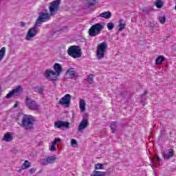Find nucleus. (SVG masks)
Here are the masks:
<instances>
[{"label":"nucleus","instance_id":"nucleus-3","mask_svg":"<svg viewBox=\"0 0 176 176\" xmlns=\"http://www.w3.org/2000/svg\"><path fill=\"white\" fill-rule=\"evenodd\" d=\"M35 122V118L31 115H23L21 120V126L25 130L32 129L34 123Z\"/></svg>","mask_w":176,"mask_h":176},{"label":"nucleus","instance_id":"nucleus-38","mask_svg":"<svg viewBox=\"0 0 176 176\" xmlns=\"http://www.w3.org/2000/svg\"><path fill=\"white\" fill-rule=\"evenodd\" d=\"M147 93H148V91H144V94H142V96H146V94H147Z\"/></svg>","mask_w":176,"mask_h":176},{"label":"nucleus","instance_id":"nucleus-1","mask_svg":"<svg viewBox=\"0 0 176 176\" xmlns=\"http://www.w3.org/2000/svg\"><path fill=\"white\" fill-rule=\"evenodd\" d=\"M61 3V0H55L50 3L49 6V12H41L40 13L38 19L36 21L34 27L30 28L28 34L26 35L25 39L26 41H30L31 38H34L35 35L38 34V30H36V27L39 25V24H42V23H46L50 20L51 16H56L57 14V12H58V9H60V4Z\"/></svg>","mask_w":176,"mask_h":176},{"label":"nucleus","instance_id":"nucleus-41","mask_svg":"<svg viewBox=\"0 0 176 176\" xmlns=\"http://www.w3.org/2000/svg\"><path fill=\"white\" fill-rule=\"evenodd\" d=\"M46 1V2H47V1H49V0H45Z\"/></svg>","mask_w":176,"mask_h":176},{"label":"nucleus","instance_id":"nucleus-17","mask_svg":"<svg viewBox=\"0 0 176 176\" xmlns=\"http://www.w3.org/2000/svg\"><path fill=\"white\" fill-rule=\"evenodd\" d=\"M79 107L81 112H85V111H86V102H85V100H80Z\"/></svg>","mask_w":176,"mask_h":176},{"label":"nucleus","instance_id":"nucleus-40","mask_svg":"<svg viewBox=\"0 0 176 176\" xmlns=\"http://www.w3.org/2000/svg\"><path fill=\"white\" fill-rule=\"evenodd\" d=\"M1 90H2V88L0 87V93H1Z\"/></svg>","mask_w":176,"mask_h":176},{"label":"nucleus","instance_id":"nucleus-36","mask_svg":"<svg viewBox=\"0 0 176 176\" xmlns=\"http://www.w3.org/2000/svg\"><path fill=\"white\" fill-rule=\"evenodd\" d=\"M17 107H19V102H16L14 104V108H17Z\"/></svg>","mask_w":176,"mask_h":176},{"label":"nucleus","instance_id":"nucleus-35","mask_svg":"<svg viewBox=\"0 0 176 176\" xmlns=\"http://www.w3.org/2000/svg\"><path fill=\"white\" fill-rule=\"evenodd\" d=\"M54 141L56 142V143L57 144V142H61V139L60 138H56L54 140Z\"/></svg>","mask_w":176,"mask_h":176},{"label":"nucleus","instance_id":"nucleus-25","mask_svg":"<svg viewBox=\"0 0 176 176\" xmlns=\"http://www.w3.org/2000/svg\"><path fill=\"white\" fill-rule=\"evenodd\" d=\"M104 165L102 164H96L95 165V170H103Z\"/></svg>","mask_w":176,"mask_h":176},{"label":"nucleus","instance_id":"nucleus-15","mask_svg":"<svg viewBox=\"0 0 176 176\" xmlns=\"http://www.w3.org/2000/svg\"><path fill=\"white\" fill-rule=\"evenodd\" d=\"M124 28H126V22L123 19H120L118 25V31L122 32Z\"/></svg>","mask_w":176,"mask_h":176},{"label":"nucleus","instance_id":"nucleus-37","mask_svg":"<svg viewBox=\"0 0 176 176\" xmlns=\"http://www.w3.org/2000/svg\"><path fill=\"white\" fill-rule=\"evenodd\" d=\"M21 27H25V23L21 22Z\"/></svg>","mask_w":176,"mask_h":176},{"label":"nucleus","instance_id":"nucleus-11","mask_svg":"<svg viewBox=\"0 0 176 176\" xmlns=\"http://www.w3.org/2000/svg\"><path fill=\"white\" fill-rule=\"evenodd\" d=\"M21 90H23L21 87H20V86L17 87L16 89H14L12 91H10L6 96V98L9 99V98H12V97H13V96H19V94H20V91H21Z\"/></svg>","mask_w":176,"mask_h":176},{"label":"nucleus","instance_id":"nucleus-2","mask_svg":"<svg viewBox=\"0 0 176 176\" xmlns=\"http://www.w3.org/2000/svg\"><path fill=\"white\" fill-rule=\"evenodd\" d=\"M54 72L52 69H47L45 71V76L50 80H56L57 78L61 75V72H63V67L60 63H55L54 65Z\"/></svg>","mask_w":176,"mask_h":176},{"label":"nucleus","instance_id":"nucleus-27","mask_svg":"<svg viewBox=\"0 0 176 176\" xmlns=\"http://www.w3.org/2000/svg\"><path fill=\"white\" fill-rule=\"evenodd\" d=\"M113 27H115V25H113V23L110 22L109 23H107V29L111 31V30H113Z\"/></svg>","mask_w":176,"mask_h":176},{"label":"nucleus","instance_id":"nucleus-19","mask_svg":"<svg viewBox=\"0 0 176 176\" xmlns=\"http://www.w3.org/2000/svg\"><path fill=\"white\" fill-rule=\"evenodd\" d=\"M3 140H4V141L9 142L12 141V140H13V135L10 134L9 133H7L4 135Z\"/></svg>","mask_w":176,"mask_h":176},{"label":"nucleus","instance_id":"nucleus-32","mask_svg":"<svg viewBox=\"0 0 176 176\" xmlns=\"http://www.w3.org/2000/svg\"><path fill=\"white\" fill-rule=\"evenodd\" d=\"M71 145L74 146V145H78V142L75 139H72L71 140Z\"/></svg>","mask_w":176,"mask_h":176},{"label":"nucleus","instance_id":"nucleus-16","mask_svg":"<svg viewBox=\"0 0 176 176\" xmlns=\"http://www.w3.org/2000/svg\"><path fill=\"white\" fill-rule=\"evenodd\" d=\"M111 16H112V14L109 11L102 12L99 15V17H102V19H106L107 20L111 19Z\"/></svg>","mask_w":176,"mask_h":176},{"label":"nucleus","instance_id":"nucleus-22","mask_svg":"<svg viewBox=\"0 0 176 176\" xmlns=\"http://www.w3.org/2000/svg\"><path fill=\"white\" fill-rule=\"evenodd\" d=\"M154 5L157 8V9H161V8H163L164 6V2H163L162 0H157Z\"/></svg>","mask_w":176,"mask_h":176},{"label":"nucleus","instance_id":"nucleus-30","mask_svg":"<svg viewBox=\"0 0 176 176\" xmlns=\"http://www.w3.org/2000/svg\"><path fill=\"white\" fill-rule=\"evenodd\" d=\"M43 89H44L43 86H41L40 87H36V90L37 93L42 94V93H43Z\"/></svg>","mask_w":176,"mask_h":176},{"label":"nucleus","instance_id":"nucleus-10","mask_svg":"<svg viewBox=\"0 0 176 176\" xmlns=\"http://www.w3.org/2000/svg\"><path fill=\"white\" fill-rule=\"evenodd\" d=\"M54 127L56 129H61L62 127H65V129H69L71 127V124L68 122L58 120L54 122Z\"/></svg>","mask_w":176,"mask_h":176},{"label":"nucleus","instance_id":"nucleus-20","mask_svg":"<svg viewBox=\"0 0 176 176\" xmlns=\"http://www.w3.org/2000/svg\"><path fill=\"white\" fill-rule=\"evenodd\" d=\"M31 167V162L28 160H25L23 165L21 166L22 170H27V168H30Z\"/></svg>","mask_w":176,"mask_h":176},{"label":"nucleus","instance_id":"nucleus-18","mask_svg":"<svg viewBox=\"0 0 176 176\" xmlns=\"http://www.w3.org/2000/svg\"><path fill=\"white\" fill-rule=\"evenodd\" d=\"M166 60L163 56H159L155 60V65H160Z\"/></svg>","mask_w":176,"mask_h":176},{"label":"nucleus","instance_id":"nucleus-13","mask_svg":"<svg viewBox=\"0 0 176 176\" xmlns=\"http://www.w3.org/2000/svg\"><path fill=\"white\" fill-rule=\"evenodd\" d=\"M66 74L69 76L70 79H74L78 76V73L75 71V68L71 67L67 70Z\"/></svg>","mask_w":176,"mask_h":176},{"label":"nucleus","instance_id":"nucleus-8","mask_svg":"<svg viewBox=\"0 0 176 176\" xmlns=\"http://www.w3.org/2000/svg\"><path fill=\"white\" fill-rule=\"evenodd\" d=\"M57 162V155H50L47 156L46 158H43L40 160V164L42 166H47L48 164H54Z\"/></svg>","mask_w":176,"mask_h":176},{"label":"nucleus","instance_id":"nucleus-24","mask_svg":"<svg viewBox=\"0 0 176 176\" xmlns=\"http://www.w3.org/2000/svg\"><path fill=\"white\" fill-rule=\"evenodd\" d=\"M110 128L112 130L113 134H115V130L116 129V122H113L111 123Z\"/></svg>","mask_w":176,"mask_h":176},{"label":"nucleus","instance_id":"nucleus-7","mask_svg":"<svg viewBox=\"0 0 176 176\" xmlns=\"http://www.w3.org/2000/svg\"><path fill=\"white\" fill-rule=\"evenodd\" d=\"M25 104L28 109L30 111H39L41 106L36 101L32 98L27 96L25 100Z\"/></svg>","mask_w":176,"mask_h":176},{"label":"nucleus","instance_id":"nucleus-39","mask_svg":"<svg viewBox=\"0 0 176 176\" xmlns=\"http://www.w3.org/2000/svg\"><path fill=\"white\" fill-rule=\"evenodd\" d=\"M56 144H57V143L54 140V142H52V146H54V145H56Z\"/></svg>","mask_w":176,"mask_h":176},{"label":"nucleus","instance_id":"nucleus-4","mask_svg":"<svg viewBox=\"0 0 176 176\" xmlns=\"http://www.w3.org/2000/svg\"><path fill=\"white\" fill-rule=\"evenodd\" d=\"M67 54L72 58H80L82 57V50L77 45H72L67 49Z\"/></svg>","mask_w":176,"mask_h":176},{"label":"nucleus","instance_id":"nucleus-5","mask_svg":"<svg viewBox=\"0 0 176 176\" xmlns=\"http://www.w3.org/2000/svg\"><path fill=\"white\" fill-rule=\"evenodd\" d=\"M104 30V26L102 23H95L89 30L88 34L89 36H97L101 34V31Z\"/></svg>","mask_w":176,"mask_h":176},{"label":"nucleus","instance_id":"nucleus-33","mask_svg":"<svg viewBox=\"0 0 176 176\" xmlns=\"http://www.w3.org/2000/svg\"><path fill=\"white\" fill-rule=\"evenodd\" d=\"M50 150L51 151V152H54V151H57V148H56V146H52L51 148H50Z\"/></svg>","mask_w":176,"mask_h":176},{"label":"nucleus","instance_id":"nucleus-12","mask_svg":"<svg viewBox=\"0 0 176 176\" xmlns=\"http://www.w3.org/2000/svg\"><path fill=\"white\" fill-rule=\"evenodd\" d=\"M90 126V123L89 122V120L87 119H82V121L80 122L78 128V131H82L85 130L87 127Z\"/></svg>","mask_w":176,"mask_h":176},{"label":"nucleus","instance_id":"nucleus-21","mask_svg":"<svg viewBox=\"0 0 176 176\" xmlns=\"http://www.w3.org/2000/svg\"><path fill=\"white\" fill-rule=\"evenodd\" d=\"M5 54H6V47H3L0 50V63L3 60V57H5Z\"/></svg>","mask_w":176,"mask_h":176},{"label":"nucleus","instance_id":"nucleus-9","mask_svg":"<svg viewBox=\"0 0 176 176\" xmlns=\"http://www.w3.org/2000/svg\"><path fill=\"white\" fill-rule=\"evenodd\" d=\"M71 98H72L71 94H67L59 100L58 104L65 107L66 108H69V106L71 105Z\"/></svg>","mask_w":176,"mask_h":176},{"label":"nucleus","instance_id":"nucleus-31","mask_svg":"<svg viewBox=\"0 0 176 176\" xmlns=\"http://www.w3.org/2000/svg\"><path fill=\"white\" fill-rule=\"evenodd\" d=\"M153 163H156V162H160V158L157 157V155H155L152 160Z\"/></svg>","mask_w":176,"mask_h":176},{"label":"nucleus","instance_id":"nucleus-26","mask_svg":"<svg viewBox=\"0 0 176 176\" xmlns=\"http://www.w3.org/2000/svg\"><path fill=\"white\" fill-rule=\"evenodd\" d=\"M87 2L89 6H94L96 5V0H87Z\"/></svg>","mask_w":176,"mask_h":176},{"label":"nucleus","instance_id":"nucleus-28","mask_svg":"<svg viewBox=\"0 0 176 176\" xmlns=\"http://www.w3.org/2000/svg\"><path fill=\"white\" fill-rule=\"evenodd\" d=\"M160 24H164L166 23V16H163L159 19Z\"/></svg>","mask_w":176,"mask_h":176},{"label":"nucleus","instance_id":"nucleus-14","mask_svg":"<svg viewBox=\"0 0 176 176\" xmlns=\"http://www.w3.org/2000/svg\"><path fill=\"white\" fill-rule=\"evenodd\" d=\"M173 156H174V151L171 148L168 151V153H163V157L164 159H166V160H170V158L173 157Z\"/></svg>","mask_w":176,"mask_h":176},{"label":"nucleus","instance_id":"nucleus-23","mask_svg":"<svg viewBox=\"0 0 176 176\" xmlns=\"http://www.w3.org/2000/svg\"><path fill=\"white\" fill-rule=\"evenodd\" d=\"M106 174L107 173L105 172L94 170L91 176H105Z\"/></svg>","mask_w":176,"mask_h":176},{"label":"nucleus","instance_id":"nucleus-6","mask_svg":"<svg viewBox=\"0 0 176 176\" xmlns=\"http://www.w3.org/2000/svg\"><path fill=\"white\" fill-rule=\"evenodd\" d=\"M108 47L107 46V42L104 41L98 45L96 50V57L98 60H102L105 56Z\"/></svg>","mask_w":176,"mask_h":176},{"label":"nucleus","instance_id":"nucleus-29","mask_svg":"<svg viewBox=\"0 0 176 176\" xmlns=\"http://www.w3.org/2000/svg\"><path fill=\"white\" fill-rule=\"evenodd\" d=\"M94 74H89L88 76V78H87V82H93L94 81Z\"/></svg>","mask_w":176,"mask_h":176},{"label":"nucleus","instance_id":"nucleus-34","mask_svg":"<svg viewBox=\"0 0 176 176\" xmlns=\"http://www.w3.org/2000/svg\"><path fill=\"white\" fill-rule=\"evenodd\" d=\"M36 171V169L32 168H30V170H29V173H30V174H34V173Z\"/></svg>","mask_w":176,"mask_h":176}]
</instances>
